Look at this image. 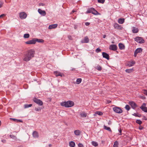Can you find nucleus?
Returning a JSON list of instances; mask_svg holds the SVG:
<instances>
[{
	"label": "nucleus",
	"mask_w": 147,
	"mask_h": 147,
	"mask_svg": "<svg viewBox=\"0 0 147 147\" xmlns=\"http://www.w3.org/2000/svg\"><path fill=\"white\" fill-rule=\"evenodd\" d=\"M76 11L75 10H73L72 11L71 13L72 14L73 13H74V12H75Z\"/></svg>",
	"instance_id": "nucleus-53"
},
{
	"label": "nucleus",
	"mask_w": 147,
	"mask_h": 147,
	"mask_svg": "<svg viewBox=\"0 0 147 147\" xmlns=\"http://www.w3.org/2000/svg\"><path fill=\"white\" fill-rule=\"evenodd\" d=\"M124 18H120L118 20V22L120 24H123L124 22Z\"/></svg>",
	"instance_id": "nucleus-26"
},
{
	"label": "nucleus",
	"mask_w": 147,
	"mask_h": 147,
	"mask_svg": "<svg viewBox=\"0 0 147 147\" xmlns=\"http://www.w3.org/2000/svg\"><path fill=\"white\" fill-rule=\"evenodd\" d=\"M57 25H58L57 24L51 25L49 26L48 28L49 29L52 28H55L57 27Z\"/></svg>",
	"instance_id": "nucleus-19"
},
{
	"label": "nucleus",
	"mask_w": 147,
	"mask_h": 147,
	"mask_svg": "<svg viewBox=\"0 0 147 147\" xmlns=\"http://www.w3.org/2000/svg\"><path fill=\"white\" fill-rule=\"evenodd\" d=\"M101 51V50L99 48H97L96 50H95V51L97 53H98L100 52Z\"/></svg>",
	"instance_id": "nucleus-42"
},
{
	"label": "nucleus",
	"mask_w": 147,
	"mask_h": 147,
	"mask_svg": "<svg viewBox=\"0 0 147 147\" xmlns=\"http://www.w3.org/2000/svg\"><path fill=\"white\" fill-rule=\"evenodd\" d=\"M49 147H50L52 145L51 144H49Z\"/></svg>",
	"instance_id": "nucleus-58"
},
{
	"label": "nucleus",
	"mask_w": 147,
	"mask_h": 147,
	"mask_svg": "<svg viewBox=\"0 0 147 147\" xmlns=\"http://www.w3.org/2000/svg\"><path fill=\"white\" fill-rule=\"evenodd\" d=\"M36 42H38L39 43H44V40L42 39H40L37 38H35Z\"/></svg>",
	"instance_id": "nucleus-24"
},
{
	"label": "nucleus",
	"mask_w": 147,
	"mask_h": 147,
	"mask_svg": "<svg viewBox=\"0 0 147 147\" xmlns=\"http://www.w3.org/2000/svg\"><path fill=\"white\" fill-rule=\"evenodd\" d=\"M78 146L79 147H84L83 145L81 143H79L78 144Z\"/></svg>",
	"instance_id": "nucleus-49"
},
{
	"label": "nucleus",
	"mask_w": 147,
	"mask_h": 147,
	"mask_svg": "<svg viewBox=\"0 0 147 147\" xmlns=\"http://www.w3.org/2000/svg\"><path fill=\"white\" fill-rule=\"evenodd\" d=\"M132 28V32L133 33H137L139 31L138 29L137 28H136L135 27H133Z\"/></svg>",
	"instance_id": "nucleus-17"
},
{
	"label": "nucleus",
	"mask_w": 147,
	"mask_h": 147,
	"mask_svg": "<svg viewBox=\"0 0 147 147\" xmlns=\"http://www.w3.org/2000/svg\"><path fill=\"white\" fill-rule=\"evenodd\" d=\"M143 99H145V97H144V96H142L141 97Z\"/></svg>",
	"instance_id": "nucleus-55"
},
{
	"label": "nucleus",
	"mask_w": 147,
	"mask_h": 147,
	"mask_svg": "<svg viewBox=\"0 0 147 147\" xmlns=\"http://www.w3.org/2000/svg\"><path fill=\"white\" fill-rule=\"evenodd\" d=\"M133 115L135 116L136 117H141V115L139 114L138 113H134L133 114H132Z\"/></svg>",
	"instance_id": "nucleus-33"
},
{
	"label": "nucleus",
	"mask_w": 147,
	"mask_h": 147,
	"mask_svg": "<svg viewBox=\"0 0 147 147\" xmlns=\"http://www.w3.org/2000/svg\"><path fill=\"white\" fill-rule=\"evenodd\" d=\"M136 122L139 125H141L142 123V122L139 119H137L136 120Z\"/></svg>",
	"instance_id": "nucleus-39"
},
{
	"label": "nucleus",
	"mask_w": 147,
	"mask_h": 147,
	"mask_svg": "<svg viewBox=\"0 0 147 147\" xmlns=\"http://www.w3.org/2000/svg\"><path fill=\"white\" fill-rule=\"evenodd\" d=\"M114 26L115 29L118 30H121L122 29V27L121 26L117 23H115L114 24Z\"/></svg>",
	"instance_id": "nucleus-12"
},
{
	"label": "nucleus",
	"mask_w": 147,
	"mask_h": 147,
	"mask_svg": "<svg viewBox=\"0 0 147 147\" xmlns=\"http://www.w3.org/2000/svg\"><path fill=\"white\" fill-rule=\"evenodd\" d=\"M32 106V104H25L24 105V107L25 108H27L29 107H31Z\"/></svg>",
	"instance_id": "nucleus-35"
},
{
	"label": "nucleus",
	"mask_w": 147,
	"mask_h": 147,
	"mask_svg": "<svg viewBox=\"0 0 147 147\" xmlns=\"http://www.w3.org/2000/svg\"><path fill=\"white\" fill-rule=\"evenodd\" d=\"M7 0H5V1L6 2H7Z\"/></svg>",
	"instance_id": "nucleus-60"
},
{
	"label": "nucleus",
	"mask_w": 147,
	"mask_h": 147,
	"mask_svg": "<svg viewBox=\"0 0 147 147\" xmlns=\"http://www.w3.org/2000/svg\"><path fill=\"white\" fill-rule=\"evenodd\" d=\"M119 49L121 50L124 49H125V46L124 45L121 43H119Z\"/></svg>",
	"instance_id": "nucleus-21"
},
{
	"label": "nucleus",
	"mask_w": 147,
	"mask_h": 147,
	"mask_svg": "<svg viewBox=\"0 0 147 147\" xmlns=\"http://www.w3.org/2000/svg\"><path fill=\"white\" fill-rule=\"evenodd\" d=\"M89 41V39L87 36H86L84 37V39L82 40L81 41V42L82 43H88Z\"/></svg>",
	"instance_id": "nucleus-14"
},
{
	"label": "nucleus",
	"mask_w": 147,
	"mask_h": 147,
	"mask_svg": "<svg viewBox=\"0 0 147 147\" xmlns=\"http://www.w3.org/2000/svg\"><path fill=\"white\" fill-rule=\"evenodd\" d=\"M106 37V35H104L103 36V38H105Z\"/></svg>",
	"instance_id": "nucleus-56"
},
{
	"label": "nucleus",
	"mask_w": 147,
	"mask_h": 147,
	"mask_svg": "<svg viewBox=\"0 0 147 147\" xmlns=\"http://www.w3.org/2000/svg\"><path fill=\"white\" fill-rule=\"evenodd\" d=\"M38 5L39 6H44L45 4L42 3H38Z\"/></svg>",
	"instance_id": "nucleus-46"
},
{
	"label": "nucleus",
	"mask_w": 147,
	"mask_h": 147,
	"mask_svg": "<svg viewBox=\"0 0 147 147\" xmlns=\"http://www.w3.org/2000/svg\"><path fill=\"white\" fill-rule=\"evenodd\" d=\"M5 16V14H3L0 16V18H1Z\"/></svg>",
	"instance_id": "nucleus-48"
},
{
	"label": "nucleus",
	"mask_w": 147,
	"mask_h": 147,
	"mask_svg": "<svg viewBox=\"0 0 147 147\" xmlns=\"http://www.w3.org/2000/svg\"><path fill=\"white\" fill-rule=\"evenodd\" d=\"M3 3L2 2L0 1V8L2 7Z\"/></svg>",
	"instance_id": "nucleus-50"
},
{
	"label": "nucleus",
	"mask_w": 147,
	"mask_h": 147,
	"mask_svg": "<svg viewBox=\"0 0 147 147\" xmlns=\"http://www.w3.org/2000/svg\"><path fill=\"white\" fill-rule=\"evenodd\" d=\"M113 109L115 112L118 113H121L123 112L122 110L121 109L118 107H114L113 108Z\"/></svg>",
	"instance_id": "nucleus-8"
},
{
	"label": "nucleus",
	"mask_w": 147,
	"mask_h": 147,
	"mask_svg": "<svg viewBox=\"0 0 147 147\" xmlns=\"http://www.w3.org/2000/svg\"><path fill=\"white\" fill-rule=\"evenodd\" d=\"M104 129L107 130L108 131H111V130L110 127H107L106 126L104 125Z\"/></svg>",
	"instance_id": "nucleus-34"
},
{
	"label": "nucleus",
	"mask_w": 147,
	"mask_h": 147,
	"mask_svg": "<svg viewBox=\"0 0 147 147\" xmlns=\"http://www.w3.org/2000/svg\"><path fill=\"white\" fill-rule=\"evenodd\" d=\"M38 12L39 13L43 16H45L46 14V12L44 10H42L40 9H39L38 10Z\"/></svg>",
	"instance_id": "nucleus-13"
},
{
	"label": "nucleus",
	"mask_w": 147,
	"mask_h": 147,
	"mask_svg": "<svg viewBox=\"0 0 147 147\" xmlns=\"http://www.w3.org/2000/svg\"><path fill=\"white\" fill-rule=\"evenodd\" d=\"M142 49L141 48H138L136 49L134 53V57H136L137 54L139 53H141L142 52Z\"/></svg>",
	"instance_id": "nucleus-10"
},
{
	"label": "nucleus",
	"mask_w": 147,
	"mask_h": 147,
	"mask_svg": "<svg viewBox=\"0 0 147 147\" xmlns=\"http://www.w3.org/2000/svg\"><path fill=\"white\" fill-rule=\"evenodd\" d=\"M70 146L71 147H74L75 146V142L73 141H71L69 143Z\"/></svg>",
	"instance_id": "nucleus-27"
},
{
	"label": "nucleus",
	"mask_w": 147,
	"mask_h": 147,
	"mask_svg": "<svg viewBox=\"0 0 147 147\" xmlns=\"http://www.w3.org/2000/svg\"><path fill=\"white\" fill-rule=\"evenodd\" d=\"M18 147H22V146H19Z\"/></svg>",
	"instance_id": "nucleus-59"
},
{
	"label": "nucleus",
	"mask_w": 147,
	"mask_h": 147,
	"mask_svg": "<svg viewBox=\"0 0 147 147\" xmlns=\"http://www.w3.org/2000/svg\"><path fill=\"white\" fill-rule=\"evenodd\" d=\"M10 119L11 120H13L14 121L16 122H21V123L23 122V121L21 120L17 119L12 118H10Z\"/></svg>",
	"instance_id": "nucleus-25"
},
{
	"label": "nucleus",
	"mask_w": 147,
	"mask_h": 147,
	"mask_svg": "<svg viewBox=\"0 0 147 147\" xmlns=\"http://www.w3.org/2000/svg\"><path fill=\"white\" fill-rule=\"evenodd\" d=\"M1 141L3 143H5L6 142V140H2Z\"/></svg>",
	"instance_id": "nucleus-52"
},
{
	"label": "nucleus",
	"mask_w": 147,
	"mask_h": 147,
	"mask_svg": "<svg viewBox=\"0 0 147 147\" xmlns=\"http://www.w3.org/2000/svg\"><path fill=\"white\" fill-rule=\"evenodd\" d=\"M105 1V0H98V1L99 3H103Z\"/></svg>",
	"instance_id": "nucleus-44"
},
{
	"label": "nucleus",
	"mask_w": 147,
	"mask_h": 147,
	"mask_svg": "<svg viewBox=\"0 0 147 147\" xmlns=\"http://www.w3.org/2000/svg\"><path fill=\"white\" fill-rule=\"evenodd\" d=\"M92 13L95 15H98L99 14V13L94 8H92Z\"/></svg>",
	"instance_id": "nucleus-18"
},
{
	"label": "nucleus",
	"mask_w": 147,
	"mask_h": 147,
	"mask_svg": "<svg viewBox=\"0 0 147 147\" xmlns=\"http://www.w3.org/2000/svg\"><path fill=\"white\" fill-rule=\"evenodd\" d=\"M146 104L145 103H143L142 105L140 107V108L141 109L142 111L147 113V107H146Z\"/></svg>",
	"instance_id": "nucleus-9"
},
{
	"label": "nucleus",
	"mask_w": 147,
	"mask_h": 147,
	"mask_svg": "<svg viewBox=\"0 0 147 147\" xmlns=\"http://www.w3.org/2000/svg\"><path fill=\"white\" fill-rule=\"evenodd\" d=\"M95 68L99 71H100L102 70V68L101 67L98 65H97L95 67Z\"/></svg>",
	"instance_id": "nucleus-29"
},
{
	"label": "nucleus",
	"mask_w": 147,
	"mask_h": 147,
	"mask_svg": "<svg viewBox=\"0 0 147 147\" xmlns=\"http://www.w3.org/2000/svg\"><path fill=\"white\" fill-rule=\"evenodd\" d=\"M74 133L77 136H79L80 134V132L78 130H75L74 131Z\"/></svg>",
	"instance_id": "nucleus-28"
},
{
	"label": "nucleus",
	"mask_w": 147,
	"mask_h": 147,
	"mask_svg": "<svg viewBox=\"0 0 147 147\" xmlns=\"http://www.w3.org/2000/svg\"><path fill=\"white\" fill-rule=\"evenodd\" d=\"M74 105V102L73 101L70 100L63 102L60 103V105L62 106L65 107H71L73 106Z\"/></svg>",
	"instance_id": "nucleus-2"
},
{
	"label": "nucleus",
	"mask_w": 147,
	"mask_h": 147,
	"mask_svg": "<svg viewBox=\"0 0 147 147\" xmlns=\"http://www.w3.org/2000/svg\"><path fill=\"white\" fill-rule=\"evenodd\" d=\"M35 111H40L41 109L40 108H35Z\"/></svg>",
	"instance_id": "nucleus-47"
},
{
	"label": "nucleus",
	"mask_w": 147,
	"mask_h": 147,
	"mask_svg": "<svg viewBox=\"0 0 147 147\" xmlns=\"http://www.w3.org/2000/svg\"><path fill=\"white\" fill-rule=\"evenodd\" d=\"M117 46L115 45H111L109 46V49L114 51H116L117 49Z\"/></svg>",
	"instance_id": "nucleus-11"
},
{
	"label": "nucleus",
	"mask_w": 147,
	"mask_h": 147,
	"mask_svg": "<svg viewBox=\"0 0 147 147\" xmlns=\"http://www.w3.org/2000/svg\"><path fill=\"white\" fill-rule=\"evenodd\" d=\"M54 73L56 76H60L62 77L63 75V74L61 73L60 72L57 71L54 72Z\"/></svg>",
	"instance_id": "nucleus-15"
},
{
	"label": "nucleus",
	"mask_w": 147,
	"mask_h": 147,
	"mask_svg": "<svg viewBox=\"0 0 147 147\" xmlns=\"http://www.w3.org/2000/svg\"><path fill=\"white\" fill-rule=\"evenodd\" d=\"M27 16V14L24 12H22L19 13V17L22 19H25Z\"/></svg>",
	"instance_id": "nucleus-6"
},
{
	"label": "nucleus",
	"mask_w": 147,
	"mask_h": 147,
	"mask_svg": "<svg viewBox=\"0 0 147 147\" xmlns=\"http://www.w3.org/2000/svg\"><path fill=\"white\" fill-rule=\"evenodd\" d=\"M125 109L127 111H129L130 109L129 106L128 105H126L125 107Z\"/></svg>",
	"instance_id": "nucleus-40"
},
{
	"label": "nucleus",
	"mask_w": 147,
	"mask_h": 147,
	"mask_svg": "<svg viewBox=\"0 0 147 147\" xmlns=\"http://www.w3.org/2000/svg\"><path fill=\"white\" fill-rule=\"evenodd\" d=\"M129 104L131 105L132 108L134 109H135L138 107L134 101H131L129 102Z\"/></svg>",
	"instance_id": "nucleus-7"
},
{
	"label": "nucleus",
	"mask_w": 147,
	"mask_h": 147,
	"mask_svg": "<svg viewBox=\"0 0 147 147\" xmlns=\"http://www.w3.org/2000/svg\"><path fill=\"white\" fill-rule=\"evenodd\" d=\"M102 55L104 58L107 59L109 60V56L108 54L105 52H102Z\"/></svg>",
	"instance_id": "nucleus-16"
},
{
	"label": "nucleus",
	"mask_w": 147,
	"mask_h": 147,
	"mask_svg": "<svg viewBox=\"0 0 147 147\" xmlns=\"http://www.w3.org/2000/svg\"><path fill=\"white\" fill-rule=\"evenodd\" d=\"M119 131L120 133V134H119V135H121V129H120V130Z\"/></svg>",
	"instance_id": "nucleus-54"
},
{
	"label": "nucleus",
	"mask_w": 147,
	"mask_h": 147,
	"mask_svg": "<svg viewBox=\"0 0 147 147\" xmlns=\"http://www.w3.org/2000/svg\"><path fill=\"white\" fill-rule=\"evenodd\" d=\"M24 37L25 38H28L30 37V35L28 34H24Z\"/></svg>",
	"instance_id": "nucleus-37"
},
{
	"label": "nucleus",
	"mask_w": 147,
	"mask_h": 147,
	"mask_svg": "<svg viewBox=\"0 0 147 147\" xmlns=\"http://www.w3.org/2000/svg\"><path fill=\"white\" fill-rule=\"evenodd\" d=\"M33 137L35 138H38V134L36 131H34L32 134Z\"/></svg>",
	"instance_id": "nucleus-22"
},
{
	"label": "nucleus",
	"mask_w": 147,
	"mask_h": 147,
	"mask_svg": "<svg viewBox=\"0 0 147 147\" xmlns=\"http://www.w3.org/2000/svg\"><path fill=\"white\" fill-rule=\"evenodd\" d=\"M143 93L147 96V90H143Z\"/></svg>",
	"instance_id": "nucleus-45"
},
{
	"label": "nucleus",
	"mask_w": 147,
	"mask_h": 147,
	"mask_svg": "<svg viewBox=\"0 0 147 147\" xmlns=\"http://www.w3.org/2000/svg\"><path fill=\"white\" fill-rule=\"evenodd\" d=\"M35 51L34 49H30L25 54L23 60L28 61L34 56Z\"/></svg>",
	"instance_id": "nucleus-1"
},
{
	"label": "nucleus",
	"mask_w": 147,
	"mask_h": 147,
	"mask_svg": "<svg viewBox=\"0 0 147 147\" xmlns=\"http://www.w3.org/2000/svg\"><path fill=\"white\" fill-rule=\"evenodd\" d=\"M92 8H90V9H88L87 12H86V13H92Z\"/></svg>",
	"instance_id": "nucleus-43"
},
{
	"label": "nucleus",
	"mask_w": 147,
	"mask_h": 147,
	"mask_svg": "<svg viewBox=\"0 0 147 147\" xmlns=\"http://www.w3.org/2000/svg\"><path fill=\"white\" fill-rule=\"evenodd\" d=\"M82 81V79L81 78H78L77 79L76 83L77 84H79L81 83Z\"/></svg>",
	"instance_id": "nucleus-32"
},
{
	"label": "nucleus",
	"mask_w": 147,
	"mask_h": 147,
	"mask_svg": "<svg viewBox=\"0 0 147 147\" xmlns=\"http://www.w3.org/2000/svg\"><path fill=\"white\" fill-rule=\"evenodd\" d=\"M92 144L95 146H96L98 145V144H97V143L95 142L92 141Z\"/></svg>",
	"instance_id": "nucleus-38"
},
{
	"label": "nucleus",
	"mask_w": 147,
	"mask_h": 147,
	"mask_svg": "<svg viewBox=\"0 0 147 147\" xmlns=\"http://www.w3.org/2000/svg\"><path fill=\"white\" fill-rule=\"evenodd\" d=\"M80 115L82 117H85L87 116V113L84 112H82L80 113Z\"/></svg>",
	"instance_id": "nucleus-23"
},
{
	"label": "nucleus",
	"mask_w": 147,
	"mask_h": 147,
	"mask_svg": "<svg viewBox=\"0 0 147 147\" xmlns=\"http://www.w3.org/2000/svg\"><path fill=\"white\" fill-rule=\"evenodd\" d=\"M90 23L88 22H86L85 23V25L86 26H89L90 25Z\"/></svg>",
	"instance_id": "nucleus-51"
},
{
	"label": "nucleus",
	"mask_w": 147,
	"mask_h": 147,
	"mask_svg": "<svg viewBox=\"0 0 147 147\" xmlns=\"http://www.w3.org/2000/svg\"><path fill=\"white\" fill-rule=\"evenodd\" d=\"M33 101L36 104L40 106H42L43 104V102L40 100L34 97L33 98Z\"/></svg>",
	"instance_id": "nucleus-4"
},
{
	"label": "nucleus",
	"mask_w": 147,
	"mask_h": 147,
	"mask_svg": "<svg viewBox=\"0 0 147 147\" xmlns=\"http://www.w3.org/2000/svg\"><path fill=\"white\" fill-rule=\"evenodd\" d=\"M139 128L140 130H141L142 128V127H140Z\"/></svg>",
	"instance_id": "nucleus-57"
},
{
	"label": "nucleus",
	"mask_w": 147,
	"mask_h": 147,
	"mask_svg": "<svg viewBox=\"0 0 147 147\" xmlns=\"http://www.w3.org/2000/svg\"><path fill=\"white\" fill-rule=\"evenodd\" d=\"M135 62L134 61H129L128 62L127 65L128 66L130 67L133 66L135 64Z\"/></svg>",
	"instance_id": "nucleus-20"
},
{
	"label": "nucleus",
	"mask_w": 147,
	"mask_h": 147,
	"mask_svg": "<svg viewBox=\"0 0 147 147\" xmlns=\"http://www.w3.org/2000/svg\"><path fill=\"white\" fill-rule=\"evenodd\" d=\"M135 40L136 42L140 43H143L144 42V40L142 37H137L134 39Z\"/></svg>",
	"instance_id": "nucleus-3"
},
{
	"label": "nucleus",
	"mask_w": 147,
	"mask_h": 147,
	"mask_svg": "<svg viewBox=\"0 0 147 147\" xmlns=\"http://www.w3.org/2000/svg\"><path fill=\"white\" fill-rule=\"evenodd\" d=\"M95 114H97L99 116H101L103 115V113L101 111H97L95 113V114H94V115H95Z\"/></svg>",
	"instance_id": "nucleus-30"
},
{
	"label": "nucleus",
	"mask_w": 147,
	"mask_h": 147,
	"mask_svg": "<svg viewBox=\"0 0 147 147\" xmlns=\"http://www.w3.org/2000/svg\"><path fill=\"white\" fill-rule=\"evenodd\" d=\"M25 43L27 45H34L36 43L35 38H33L31 40H28Z\"/></svg>",
	"instance_id": "nucleus-5"
},
{
	"label": "nucleus",
	"mask_w": 147,
	"mask_h": 147,
	"mask_svg": "<svg viewBox=\"0 0 147 147\" xmlns=\"http://www.w3.org/2000/svg\"><path fill=\"white\" fill-rule=\"evenodd\" d=\"M10 136L11 138L14 140H16L17 139L16 137L13 135H10Z\"/></svg>",
	"instance_id": "nucleus-41"
},
{
	"label": "nucleus",
	"mask_w": 147,
	"mask_h": 147,
	"mask_svg": "<svg viewBox=\"0 0 147 147\" xmlns=\"http://www.w3.org/2000/svg\"><path fill=\"white\" fill-rule=\"evenodd\" d=\"M118 143L117 141L115 142L113 147H118Z\"/></svg>",
	"instance_id": "nucleus-36"
},
{
	"label": "nucleus",
	"mask_w": 147,
	"mask_h": 147,
	"mask_svg": "<svg viewBox=\"0 0 147 147\" xmlns=\"http://www.w3.org/2000/svg\"><path fill=\"white\" fill-rule=\"evenodd\" d=\"M133 71H134V69L132 68V69H126L125 70V71L127 73H130L132 72Z\"/></svg>",
	"instance_id": "nucleus-31"
}]
</instances>
